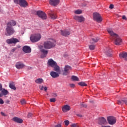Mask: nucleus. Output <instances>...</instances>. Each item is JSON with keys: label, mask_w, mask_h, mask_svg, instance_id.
Listing matches in <instances>:
<instances>
[{"label": "nucleus", "mask_w": 127, "mask_h": 127, "mask_svg": "<svg viewBox=\"0 0 127 127\" xmlns=\"http://www.w3.org/2000/svg\"><path fill=\"white\" fill-rule=\"evenodd\" d=\"M56 41L53 39H51L44 43V47L45 49H51L55 47Z\"/></svg>", "instance_id": "nucleus-1"}, {"label": "nucleus", "mask_w": 127, "mask_h": 127, "mask_svg": "<svg viewBox=\"0 0 127 127\" xmlns=\"http://www.w3.org/2000/svg\"><path fill=\"white\" fill-rule=\"evenodd\" d=\"M48 65L49 66H51V67H52L54 68V71H56V72H58V73H60V67L58 66V64H57V63L56 62L54 61L53 59H50L48 61Z\"/></svg>", "instance_id": "nucleus-2"}, {"label": "nucleus", "mask_w": 127, "mask_h": 127, "mask_svg": "<svg viewBox=\"0 0 127 127\" xmlns=\"http://www.w3.org/2000/svg\"><path fill=\"white\" fill-rule=\"evenodd\" d=\"M30 39L31 42H38L41 39V34L39 33L32 34L31 35Z\"/></svg>", "instance_id": "nucleus-3"}, {"label": "nucleus", "mask_w": 127, "mask_h": 127, "mask_svg": "<svg viewBox=\"0 0 127 127\" xmlns=\"http://www.w3.org/2000/svg\"><path fill=\"white\" fill-rule=\"evenodd\" d=\"M5 30L6 32H5V35L6 36H10V35H12L15 32L14 29L11 26L7 25Z\"/></svg>", "instance_id": "nucleus-4"}, {"label": "nucleus", "mask_w": 127, "mask_h": 127, "mask_svg": "<svg viewBox=\"0 0 127 127\" xmlns=\"http://www.w3.org/2000/svg\"><path fill=\"white\" fill-rule=\"evenodd\" d=\"M14 3L19 4L21 7H26L28 5V3L25 0H13Z\"/></svg>", "instance_id": "nucleus-5"}, {"label": "nucleus", "mask_w": 127, "mask_h": 127, "mask_svg": "<svg viewBox=\"0 0 127 127\" xmlns=\"http://www.w3.org/2000/svg\"><path fill=\"white\" fill-rule=\"evenodd\" d=\"M111 40L114 41V43L116 46H120L122 43V39L118 35H116L114 38H112V39H111Z\"/></svg>", "instance_id": "nucleus-6"}, {"label": "nucleus", "mask_w": 127, "mask_h": 127, "mask_svg": "<svg viewBox=\"0 0 127 127\" xmlns=\"http://www.w3.org/2000/svg\"><path fill=\"white\" fill-rule=\"evenodd\" d=\"M39 48L40 51L41 53V58H45V57H46V56H47V54H48V50L43 49V46H40Z\"/></svg>", "instance_id": "nucleus-7"}, {"label": "nucleus", "mask_w": 127, "mask_h": 127, "mask_svg": "<svg viewBox=\"0 0 127 127\" xmlns=\"http://www.w3.org/2000/svg\"><path fill=\"white\" fill-rule=\"evenodd\" d=\"M6 42L7 44H16V43L19 42V40L17 38H12L7 39Z\"/></svg>", "instance_id": "nucleus-8"}, {"label": "nucleus", "mask_w": 127, "mask_h": 127, "mask_svg": "<svg viewBox=\"0 0 127 127\" xmlns=\"http://www.w3.org/2000/svg\"><path fill=\"white\" fill-rule=\"evenodd\" d=\"M72 70V67L69 65H65L63 75L67 76L70 73V70Z\"/></svg>", "instance_id": "nucleus-9"}, {"label": "nucleus", "mask_w": 127, "mask_h": 127, "mask_svg": "<svg viewBox=\"0 0 127 127\" xmlns=\"http://www.w3.org/2000/svg\"><path fill=\"white\" fill-rule=\"evenodd\" d=\"M107 121L108 122L109 125H114L116 124V119L115 117L109 116L107 117Z\"/></svg>", "instance_id": "nucleus-10"}, {"label": "nucleus", "mask_w": 127, "mask_h": 127, "mask_svg": "<svg viewBox=\"0 0 127 127\" xmlns=\"http://www.w3.org/2000/svg\"><path fill=\"white\" fill-rule=\"evenodd\" d=\"M37 15H38V16H39V17L42 18V19H46V18H47V16H46V14L42 11H37Z\"/></svg>", "instance_id": "nucleus-11"}, {"label": "nucleus", "mask_w": 127, "mask_h": 127, "mask_svg": "<svg viewBox=\"0 0 127 127\" xmlns=\"http://www.w3.org/2000/svg\"><path fill=\"white\" fill-rule=\"evenodd\" d=\"M107 30L108 33L110 35V39L114 38L115 36L117 35V34L114 32V31L113 30V29H112L111 28H107Z\"/></svg>", "instance_id": "nucleus-12"}, {"label": "nucleus", "mask_w": 127, "mask_h": 127, "mask_svg": "<svg viewBox=\"0 0 127 127\" xmlns=\"http://www.w3.org/2000/svg\"><path fill=\"white\" fill-rule=\"evenodd\" d=\"M96 22L98 23H101L103 22V17H102L101 14L98 12L96 13Z\"/></svg>", "instance_id": "nucleus-13"}, {"label": "nucleus", "mask_w": 127, "mask_h": 127, "mask_svg": "<svg viewBox=\"0 0 127 127\" xmlns=\"http://www.w3.org/2000/svg\"><path fill=\"white\" fill-rule=\"evenodd\" d=\"M73 18L78 22H83V21H85V18L83 16L75 15L73 17Z\"/></svg>", "instance_id": "nucleus-14"}, {"label": "nucleus", "mask_w": 127, "mask_h": 127, "mask_svg": "<svg viewBox=\"0 0 127 127\" xmlns=\"http://www.w3.org/2000/svg\"><path fill=\"white\" fill-rule=\"evenodd\" d=\"M112 49L110 47L105 48L104 49V53L108 57H112Z\"/></svg>", "instance_id": "nucleus-15"}, {"label": "nucleus", "mask_w": 127, "mask_h": 127, "mask_svg": "<svg viewBox=\"0 0 127 127\" xmlns=\"http://www.w3.org/2000/svg\"><path fill=\"white\" fill-rule=\"evenodd\" d=\"M98 124L101 126L107 125V120L104 117H102L98 120Z\"/></svg>", "instance_id": "nucleus-16"}, {"label": "nucleus", "mask_w": 127, "mask_h": 127, "mask_svg": "<svg viewBox=\"0 0 127 127\" xmlns=\"http://www.w3.org/2000/svg\"><path fill=\"white\" fill-rule=\"evenodd\" d=\"M71 110V107L68 105H64L62 107V111L64 113L69 112Z\"/></svg>", "instance_id": "nucleus-17"}, {"label": "nucleus", "mask_w": 127, "mask_h": 127, "mask_svg": "<svg viewBox=\"0 0 127 127\" xmlns=\"http://www.w3.org/2000/svg\"><path fill=\"white\" fill-rule=\"evenodd\" d=\"M23 51L24 53L29 54L31 53V48L28 46H24L23 47Z\"/></svg>", "instance_id": "nucleus-18"}, {"label": "nucleus", "mask_w": 127, "mask_h": 127, "mask_svg": "<svg viewBox=\"0 0 127 127\" xmlns=\"http://www.w3.org/2000/svg\"><path fill=\"white\" fill-rule=\"evenodd\" d=\"M91 45L89 46V48L90 50H94L95 49V44L96 43V40L92 39L90 41Z\"/></svg>", "instance_id": "nucleus-19"}, {"label": "nucleus", "mask_w": 127, "mask_h": 127, "mask_svg": "<svg viewBox=\"0 0 127 127\" xmlns=\"http://www.w3.org/2000/svg\"><path fill=\"white\" fill-rule=\"evenodd\" d=\"M117 103L119 105H123L125 104L127 106V98H124L122 100H118Z\"/></svg>", "instance_id": "nucleus-20"}, {"label": "nucleus", "mask_w": 127, "mask_h": 127, "mask_svg": "<svg viewBox=\"0 0 127 127\" xmlns=\"http://www.w3.org/2000/svg\"><path fill=\"white\" fill-rule=\"evenodd\" d=\"M48 14L52 19H56V18H57V15H56L53 11H50Z\"/></svg>", "instance_id": "nucleus-21"}, {"label": "nucleus", "mask_w": 127, "mask_h": 127, "mask_svg": "<svg viewBox=\"0 0 127 127\" xmlns=\"http://www.w3.org/2000/svg\"><path fill=\"white\" fill-rule=\"evenodd\" d=\"M59 2H60L59 0H50V4L54 6L59 4Z\"/></svg>", "instance_id": "nucleus-22"}, {"label": "nucleus", "mask_w": 127, "mask_h": 127, "mask_svg": "<svg viewBox=\"0 0 127 127\" xmlns=\"http://www.w3.org/2000/svg\"><path fill=\"white\" fill-rule=\"evenodd\" d=\"M61 34L63 36H68V35H70V31L64 30H61Z\"/></svg>", "instance_id": "nucleus-23"}, {"label": "nucleus", "mask_w": 127, "mask_h": 127, "mask_svg": "<svg viewBox=\"0 0 127 127\" xmlns=\"http://www.w3.org/2000/svg\"><path fill=\"white\" fill-rule=\"evenodd\" d=\"M61 73V71H60V73L58 72H55V71H51L50 72V75L52 77V78H57L59 76V74Z\"/></svg>", "instance_id": "nucleus-24"}, {"label": "nucleus", "mask_w": 127, "mask_h": 127, "mask_svg": "<svg viewBox=\"0 0 127 127\" xmlns=\"http://www.w3.org/2000/svg\"><path fill=\"white\" fill-rule=\"evenodd\" d=\"M17 69H22L24 67V64L21 62H18L15 64Z\"/></svg>", "instance_id": "nucleus-25"}, {"label": "nucleus", "mask_w": 127, "mask_h": 127, "mask_svg": "<svg viewBox=\"0 0 127 127\" xmlns=\"http://www.w3.org/2000/svg\"><path fill=\"white\" fill-rule=\"evenodd\" d=\"M12 120L16 123H18V124H22L23 122V120H22V119H20V118H18L17 117H14L12 119Z\"/></svg>", "instance_id": "nucleus-26"}, {"label": "nucleus", "mask_w": 127, "mask_h": 127, "mask_svg": "<svg viewBox=\"0 0 127 127\" xmlns=\"http://www.w3.org/2000/svg\"><path fill=\"white\" fill-rule=\"evenodd\" d=\"M36 84H42V83H44V80L42 78H37L35 81Z\"/></svg>", "instance_id": "nucleus-27"}, {"label": "nucleus", "mask_w": 127, "mask_h": 127, "mask_svg": "<svg viewBox=\"0 0 127 127\" xmlns=\"http://www.w3.org/2000/svg\"><path fill=\"white\" fill-rule=\"evenodd\" d=\"M16 22L15 21L11 20L7 23V25L8 26H11V27H12V26H14V25H16Z\"/></svg>", "instance_id": "nucleus-28"}, {"label": "nucleus", "mask_w": 127, "mask_h": 127, "mask_svg": "<svg viewBox=\"0 0 127 127\" xmlns=\"http://www.w3.org/2000/svg\"><path fill=\"white\" fill-rule=\"evenodd\" d=\"M119 57L120 58L126 59L127 57V53H121L119 54Z\"/></svg>", "instance_id": "nucleus-29"}, {"label": "nucleus", "mask_w": 127, "mask_h": 127, "mask_svg": "<svg viewBox=\"0 0 127 127\" xmlns=\"http://www.w3.org/2000/svg\"><path fill=\"white\" fill-rule=\"evenodd\" d=\"M1 93L2 96H6V95L8 94V91H7V90H5V89H3V90H2Z\"/></svg>", "instance_id": "nucleus-30"}, {"label": "nucleus", "mask_w": 127, "mask_h": 127, "mask_svg": "<svg viewBox=\"0 0 127 127\" xmlns=\"http://www.w3.org/2000/svg\"><path fill=\"white\" fill-rule=\"evenodd\" d=\"M39 88L41 91H43L44 90V91H47V87L46 86L44 87L43 85H40Z\"/></svg>", "instance_id": "nucleus-31"}, {"label": "nucleus", "mask_w": 127, "mask_h": 127, "mask_svg": "<svg viewBox=\"0 0 127 127\" xmlns=\"http://www.w3.org/2000/svg\"><path fill=\"white\" fill-rule=\"evenodd\" d=\"M82 12H83V11L81 9H77L74 11V13L75 14H81Z\"/></svg>", "instance_id": "nucleus-32"}, {"label": "nucleus", "mask_w": 127, "mask_h": 127, "mask_svg": "<svg viewBox=\"0 0 127 127\" xmlns=\"http://www.w3.org/2000/svg\"><path fill=\"white\" fill-rule=\"evenodd\" d=\"M78 85L79 86H81V87H86L87 86V84L84 82H80L78 83Z\"/></svg>", "instance_id": "nucleus-33"}, {"label": "nucleus", "mask_w": 127, "mask_h": 127, "mask_svg": "<svg viewBox=\"0 0 127 127\" xmlns=\"http://www.w3.org/2000/svg\"><path fill=\"white\" fill-rule=\"evenodd\" d=\"M71 79H72V80H73V81H79V78H78V77H77L75 75H73L71 77Z\"/></svg>", "instance_id": "nucleus-34"}, {"label": "nucleus", "mask_w": 127, "mask_h": 127, "mask_svg": "<svg viewBox=\"0 0 127 127\" xmlns=\"http://www.w3.org/2000/svg\"><path fill=\"white\" fill-rule=\"evenodd\" d=\"M9 88H10V89H12V90H16V88L15 87V86L11 83L9 84Z\"/></svg>", "instance_id": "nucleus-35"}, {"label": "nucleus", "mask_w": 127, "mask_h": 127, "mask_svg": "<svg viewBox=\"0 0 127 127\" xmlns=\"http://www.w3.org/2000/svg\"><path fill=\"white\" fill-rule=\"evenodd\" d=\"M20 103L21 105H25V104H26V100H25V99H21L20 100Z\"/></svg>", "instance_id": "nucleus-36"}, {"label": "nucleus", "mask_w": 127, "mask_h": 127, "mask_svg": "<svg viewBox=\"0 0 127 127\" xmlns=\"http://www.w3.org/2000/svg\"><path fill=\"white\" fill-rule=\"evenodd\" d=\"M50 101L51 102V103H55V102H56V99L53 98H51L50 99Z\"/></svg>", "instance_id": "nucleus-37"}, {"label": "nucleus", "mask_w": 127, "mask_h": 127, "mask_svg": "<svg viewBox=\"0 0 127 127\" xmlns=\"http://www.w3.org/2000/svg\"><path fill=\"white\" fill-rule=\"evenodd\" d=\"M64 124L65 126H69L70 122H69V121L66 120L64 122Z\"/></svg>", "instance_id": "nucleus-38"}, {"label": "nucleus", "mask_w": 127, "mask_h": 127, "mask_svg": "<svg viewBox=\"0 0 127 127\" xmlns=\"http://www.w3.org/2000/svg\"><path fill=\"white\" fill-rule=\"evenodd\" d=\"M80 106L81 107H82V108H87V105L85 104L84 103H81Z\"/></svg>", "instance_id": "nucleus-39"}, {"label": "nucleus", "mask_w": 127, "mask_h": 127, "mask_svg": "<svg viewBox=\"0 0 127 127\" xmlns=\"http://www.w3.org/2000/svg\"><path fill=\"white\" fill-rule=\"evenodd\" d=\"M70 127H79V126H78V125H77L76 124H71Z\"/></svg>", "instance_id": "nucleus-40"}, {"label": "nucleus", "mask_w": 127, "mask_h": 127, "mask_svg": "<svg viewBox=\"0 0 127 127\" xmlns=\"http://www.w3.org/2000/svg\"><path fill=\"white\" fill-rule=\"evenodd\" d=\"M4 103V102L3 101V100L1 98H0V105H3Z\"/></svg>", "instance_id": "nucleus-41"}, {"label": "nucleus", "mask_w": 127, "mask_h": 127, "mask_svg": "<svg viewBox=\"0 0 127 127\" xmlns=\"http://www.w3.org/2000/svg\"><path fill=\"white\" fill-rule=\"evenodd\" d=\"M55 127H62V125L61 124H58L55 126Z\"/></svg>", "instance_id": "nucleus-42"}, {"label": "nucleus", "mask_w": 127, "mask_h": 127, "mask_svg": "<svg viewBox=\"0 0 127 127\" xmlns=\"http://www.w3.org/2000/svg\"><path fill=\"white\" fill-rule=\"evenodd\" d=\"M93 19L94 20H96V13H93Z\"/></svg>", "instance_id": "nucleus-43"}, {"label": "nucleus", "mask_w": 127, "mask_h": 127, "mask_svg": "<svg viewBox=\"0 0 127 127\" xmlns=\"http://www.w3.org/2000/svg\"><path fill=\"white\" fill-rule=\"evenodd\" d=\"M109 8H111V9L114 8V4H110Z\"/></svg>", "instance_id": "nucleus-44"}, {"label": "nucleus", "mask_w": 127, "mask_h": 127, "mask_svg": "<svg viewBox=\"0 0 127 127\" xmlns=\"http://www.w3.org/2000/svg\"><path fill=\"white\" fill-rule=\"evenodd\" d=\"M1 115H2L3 117H6V115H5V114H4V113L1 112L0 113Z\"/></svg>", "instance_id": "nucleus-45"}, {"label": "nucleus", "mask_w": 127, "mask_h": 127, "mask_svg": "<svg viewBox=\"0 0 127 127\" xmlns=\"http://www.w3.org/2000/svg\"><path fill=\"white\" fill-rule=\"evenodd\" d=\"M31 116H32V114L30 113L28 114V118H31Z\"/></svg>", "instance_id": "nucleus-46"}, {"label": "nucleus", "mask_w": 127, "mask_h": 127, "mask_svg": "<svg viewBox=\"0 0 127 127\" xmlns=\"http://www.w3.org/2000/svg\"><path fill=\"white\" fill-rule=\"evenodd\" d=\"M52 97H57V94L56 93H53L52 94Z\"/></svg>", "instance_id": "nucleus-47"}, {"label": "nucleus", "mask_w": 127, "mask_h": 127, "mask_svg": "<svg viewBox=\"0 0 127 127\" xmlns=\"http://www.w3.org/2000/svg\"><path fill=\"white\" fill-rule=\"evenodd\" d=\"M70 86L71 87V88H74L75 87V84H70Z\"/></svg>", "instance_id": "nucleus-48"}, {"label": "nucleus", "mask_w": 127, "mask_h": 127, "mask_svg": "<svg viewBox=\"0 0 127 127\" xmlns=\"http://www.w3.org/2000/svg\"><path fill=\"white\" fill-rule=\"evenodd\" d=\"M122 18H123V19H125V20H127V18L125 15H123L122 17Z\"/></svg>", "instance_id": "nucleus-49"}, {"label": "nucleus", "mask_w": 127, "mask_h": 127, "mask_svg": "<svg viewBox=\"0 0 127 127\" xmlns=\"http://www.w3.org/2000/svg\"><path fill=\"white\" fill-rule=\"evenodd\" d=\"M1 90H2V85L0 83V91H1Z\"/></svg>", "instance_id": "nucleus-50"}, {"label": "nucleus", "mask_w": 127, "mask_h": 127, "mask_svg": "<svg viewBox=\"0 0 127 127\" xmlns=\"http://www.w3.org/2000/svg\"><path fill=\"white\" fill-rule=\"evenodd\" d=\"M77 117H79V118H82L83 117V115L81 114H77Z\"/></svg>", "instance_id": "nucleus-51"}, {"label": "nucleus", "mask_w": 127, "mask_h": 127, "mask_svg": "<svg viewBox=\"0 0 127 127\" xmlns=\"http://www.w3.org/2000/svg\"><path fill=\"white\" fill-rule=\"evenodd\" d=\"M16 50V48H14V49H12L11 51H12V52H14V51Z\"/></svg>", "instance_id": "nucleus-52"}, {"label": "nucleus", "mask_w": 127, "mask_h": 127, "mask_svg": "<svg viewBox=\"0 0 127 127\" xmlns=\"http://www.w3.org/2000/svg\"><path fill=\"white\" fill-rule=\"evenodd\" d=\"M101 127H111L110 126H102Z\"/></svg>", "instance_id": "nucleus-53"}, {"label": "nucleus", "mask_w": 127, "mask_h": 127, "mask_svg": "<svg viewBox=\"0 0 127 127\" xmlns=\"http://www.w3.org/2000/svg\"><path fill=\"white\" fill-rule=\"evenodd\" d=\"M2 97V94H1V93H0V98Z\"/></svg>", "instance_id": "nucleus-54"}, {"label": "nucleus", "mask_w": 127, "mask_h": 127, "mask_svg": "<svg viewBox=\"0 0 127 127\" xmlns=\"http://www.w3.org/2000/svg\"><path fill=\"white\" fill-rule=\"evenodd\" d=\"M99 40V39H96V42H98V41Z\"/></svg>", "instance_id": "nucleus-55"}]
</instances>
